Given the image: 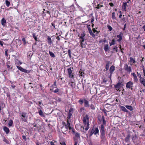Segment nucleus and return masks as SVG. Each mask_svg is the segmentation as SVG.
<instances>
[{
  "mask_svg": "<svg viewBox=\"0 0 145 145\" xmlns=\"http://www.w3.org/2000/svg\"><path fill=\"white\" fill-rule=\"evenodd\" d=\"M102 119L103 122V124L101 125L100 130L101 132V139H103L105 138V131L104 125L106 124V121L105 120V117L103 115L102 116Z\"/></svg>",
  "mask_w": 145,
  "mask_h": 145,
  "instance_id": "1",
  "label": "nucleus"
},
{
  "mask_svg": "<svg viewBox=\"0 0 145 145\" xmlns=\"http://www.w3.org/2000/svg\"><path fill=\"white\" fill-rule=\"evenodd\" d=\"M89 118L88 114L85 115V116H84L83 118L82 121L84 125V126L86 127L85 130L86 131L89 128Z\"/></svg>",
  "mask_w": 145,
  "mask_h": 145,
  "instance_id": "2",
  "label": "nucleus"
},
{
  "mask_svg": "<svg viewBox=\"0 0 145 145\" xmlns=\"http://www.w3.org/2000/svg\"><path fill=\"white\" fill-rule=\"evenodd\" d=\"M120 79H121V80H120V79L118 82L114 86V87L116 89H119L120 87L123 86V80L121 78H120Z\"/></svg>",
  "mask_w": 145,
  "mask_h": 145,
  "instance_id": "3",
  "label": "nucleus"
},
{
  "mask_svg": "<svg viewBox=\"0 0 145 145\" xmlns=\"http://www.w3.org/2000/svg\"><path fill=\"white\" fill-rule=\"evenodd\" d=\"M73 71V67L67 69L68 73L69 78H74L73 73H72V71Z\"/></svg>",
  "mask_w": 145,
  "mask_h": 145,
  "instance_id": "4",
  "label": "nucleus"
},
{
  "mask_svg": "<svg viewBox=\"0 0 145 145\" xmlns=\"http://www.w3.org/2000/svg\"><path fill=\"white\" fill-rule=\"evenodd\" d=\"M133 83L132 82L130 81L127 83L126 87L127 88L131 89L132 90L133 89L132 87H133Z\"/></svg>",
  "mask_w": 145,
  "mask_h": 145,
  "instance_id": "5",
  "label": "nucleus"
},
{
  "mask_svg": "<svg viewBox=\"0 0 145 145\" xmlns=\"http://www.w3.org/2000/svg\"><path fill=\"white\" fill-rule=\"evenodd\" d=\"M84 37H80V45L82 48H86V45H85L84 44L83 42H84L85 39L84 38Z\"/></svg>",
  "mask_w": 145,
  "mask_h": 145,
  "instance_id": "6",
  "label": "nucleus"
},
{
  "mask_svg": "<svg viewBox=\"0 0 145 145\" xmlns=\"http://www.w3.org/2000/svg\"><path fill=\"white\" fill-rule=\"evenodd\" d=\"M62 132L63 134H65V133L64 132H66L67 131L68 129V127H67V125H65V126H63L61 128Z\"/></svg>",
  "mask_w": 145,
  "mask_h": 145,
  "instance_id": "7",
  "label": "nucleus"
},
{
  "mask_svg": "<svg viewBox=\"0 0 145 145\" xmlns=\"http://www.w3.org/2000/svg\"><path fill=\"white\" fill-rule=\"evenodd\" d=\"M74 80L73 79H71V82L69 83V84L70 85L71 87L72 88H74L75 87V83L74 82Z\"/></svg>",
  "mask_w": 145,
  "mask_h": 145,
  "instance_id": "8",
  "label": "nucleus"
},
{
  "mask_svg": "<svg viewBox=\"0 0 145 145\" xmlns=\"http://www.w3.org/2000/svg\"><path fill=\"white\" fill-rule=\"evenodd\" d=\"M125 69L126 71L129 72L132 71L131 67L128 66L127 64H126L125 66Z\"/></svg>",
  "mask_w": 145,
  "mask_h": 145,
  "instance_id": "9",
  "label": "nucleus"
},
{
  "mask_svg": "<svg viewBox=\"0 0 145 145\" xmlns=\"http://www.w3.org/2000/svg\"><path fill=\"white\" fill-rule=\"evenodd\" d=\"M50 90H51V91H53L54 93H57V94L59 95H61V93L59 91V90H60V89L57 88L55 90H54V88H53L52 89H51Z\"/></svg>",
  "mask_w": 145,
  "mask_h": 145,
  "instance_id": "10",
  "label": "nucleus"
},
{
  "mask_svg": "<svg viewBox=\"0 0 145 145\" xmlns=\"http://www.w3.org/2000/svg\"><path fill=\"white\" fill-rule=\"evenodd\" d=\"M127 6V3H123L122 6V9L123 11H126V8Z\"/></svg>",
  "mask_w": 145,
  "mask_h": 145,
  "instance_id": "11",
  "label": "nucleus"
},
{
  "mask_svg": "<svg viewBox=\"0 0 145 145\" xmlns=\"http://www.w3.org/2000/svg\"><path fill=\"white\" fill-rule=\"evenodd\" d=\"M57 23V21L55 20L51 23L53 27V29H56V26H57L56 24Z\"/></svg>",
  "mask_w": 145,
  "mask_h": 145,
  "instance_id": "12",
  "label": "nucleus"
},
{
  "mask_svg": "<svg viewBox=\"0 0 145 145\" xmlns=\"http://www.w3.org/2000/svg\"><path fill=\"white\" fill-rule=\"evenodd\" d=\"M73 111V108H71L70 109L68 113V117L69 118H71Z\"/></svg>",
  "mask_w": 145,
  "mask_h": 145,
  "instance_id": "13",
  "label": "nucleus"
},
{
  "mask_svg": "<svg viewBox=\"0 0 145 145\" xmlns=\"http://www.w3.org/2000/svg\"><path fill=\"white\" fill-rule=\"evenodd\" d=\"M140 83L143 85L144 87L145 86V78H144L142 77L140 78Z\"/></svg>",
  "mask_w": 145,
  "mask_h": 145,
  "instance_id": "14",
  "label": "nucleus"
},
{
  "mask_svg": "<svg viewBox=\"0 0 145 145\" xmlns=\"http://www.w3.org/2000/svg\"><path fill=\"white\" fill-rule=\"evenodd\" d=\"M3 129L4 131L5 132L6 134H7L9 133L10 130L9 128L6 126L4 127Z\"/></svg>",
  "mask_w": 145,
  "mask_h": 145,
  "instance_id": "15",
  "label": "nucleus"
},
{
  "mask_svg": "<svg viewBox=\"0 0 145 145\" xmlns=\"http://www.w3.org/2000/svg\"><path fill=\"white\" fill-rule=\"evenodd\" d=\"M114 69L115 67L113 65L111 66L110 67L109 71L111 74H112L113 71H114Z\"/></svg>",
  "mask_w": 145,
  "mask_h": 145,
  "instance_id": "16",
  "label": "nucleus"
},
{
  "mask_svg": "<svg viewBox=\"0 0 145 145\" xmlns=\"http://www.w3.org/2000/svg\"><path fill=\"white\" fill-rule=\"evenodd\" d=\"M94 5L95 6V8L97 9H99L101 7H103V5H100L99 4H98L97 5L96 4H94Z\"/></svg>",
  "mask_w": 145,
  "mask_h": 145,
  "instance_id": "17",
  "label": "nucleus"
},
{
  "mask_svg": "<svg viewBox=\"0 0 145 145\" xmlns=\"http://www.w3.org/2000/svg\"><path fill=\"white\" fill-rule=\"evenodd\" d=\"M120 108L122 111L124 112L128 113L129 112V111L127 110L124 106H120Z\"/></svg>",
  "mask_w": 145,
  "mask_h": 145,
  "instance_id": "18",
  "label": "nucleus"
},
{
  "mask_svg": "<svg viewBox=\"0 0 145 145\" xmlns=\"http://www.w3.org/2000/svg\"><path fill=\"white\" fill-rule=\"evenodd\" d=\"M79 75H80V76H83L84 77V71H83L82 69H80L79 71Z\"/></svg>",
  "mask_w": 145,
  "mask_h": 145,
  "instance_id": "19",
  "label": "nucleus"
},
{
  "mask_svg": "<svg viewBox=\"0 0 145 145\" xmlns=\"http://www.w3.org/2000/svg\"><path fill=\"white\" fill-rule=\"evenodd\" d=\"M132 75L134 78V80L135 82H137L138 80V79L137 78V75L135 73H133Z\"/></svg>",
  "mask_w": 145,
  "mask_h": 145,
  "instance_id": "20",
  "label": "nucleus"
},
{
  "mask_svg": "<svg viewBox=\"0 0 145 145\" xmlns=\"http://www.w3.org/2000/svg\"><path fill=\"white\" fill-rule=\"evenodd\" d=\"M6 22L5 19L3 18L1 20V24L2 25L4 26L5 25Z\"/></svg>",
  "mask_w": 145,
  "mask_h": 145,
  "instance_id": "21",
  "label": "nucleus"
},
{
  "mask_svg": "<svg viewBox=\"0 0 145 145\" xmlns=\"http://www.w3.org/2000/svg\"><path fill=\"white\" fill-rule=\"evenodd\" d=\"M84 106L85 107H88L89 106V102L86 100L84 99Z\"/></svg>",
  "mask_w": 145,
  "mask_h": 145,
  "instance_id": "22",
  "label": "nucleus"
},
{
  "mask_svg": "<svg viewBox=\"0 0 145 145\" xmlns=\"http://www.w3.org/2000/svg\"><path fill=\"white\" fill-rule=\"evenodd\" d=\"M106 65L105 69L107 71L108 70L110 62L109 61H106Z\"/></svg>",
  "mask_w": 145,
  "mask_h": 145,
  "instance_id": "23",
  "label": "nucleus"
},
{
  "mask_svg": "<svg viewBox=\"0 0 145 145\" xmlns=\"http://www.w3.org/2000/svg\"><path fill=\"white\" fill-rule=\"evenodd\" d=\"M94 134L95 135H96V134H99V130L98 128L97 127H96L95 128L94 131Z\"/></svg>",
  "mask_w": 145,
  "mask_h": 145,
  "instance_id": "24",
  "label": "nucleus"
},
{
  "mask_svg": "<svg viewBox=\"0 0 145 145\" xmlns=\"http://www.w3.org/2000/svg\"><path fill=\"white\" fill-rule=\"evenodd\" d=\"M93 14L92 13L90 14L89 15V17H90V16H91V22L93 23L94 20V17L93 16Z\"/></svg>",
  "mask_w": 145,
  "mask_h": 145,
  "instance_id": "25",
  "label": "nucleus"
},
{
  "mask_svg": "<svg viewBox=\"0 0 145 145\" xmlns=\"http://www.w3.org/2000/svg\"><path fill=\"white\" fill-rule=\"evenodd\" d=\"M104 50L105 52H107L108 50V44H105L104 46Z\"/></svg>",
  "mask_w": 145,
  "mask_h": 145,
  "instance_id": "26",
  "label": "nucleus"
},
{
  "mask_svg": "<svg viewBox=\"0 0 145 145\" xmlns=\"http://www.w3.org/2000/svg\"><path fill=\"white\" fill-rule=\"evenodd\" d=\"M125 107L128 109H129L130 111H132L133 110V107L129 105H126Z\"/></svg>",
  "mask_w": 145,
  "mask_h": 145,
  "instance_id": "27",
  "label": "nucleus"
},
{
  "mask_svg": "<svg viewBox=\"0 0 145 145\" xmlns=\"http://www.w3.org/2000/svg\"><path fill=\"white\" fill-rule=\"evenodd\" d=\"M39 115L42 117H44L45 116L41 110H40L38 112Z\"/></svg>",
  "mask_w": 145,
  "mask_h": 145,
  "instance_id": "28",
  "label": "nucleus"
},
{
  "mask_svg": "<svg viewBox=\"0 0 145 145\" xmlns=\"http://www.w3.org/2000/svg\"><path fill=\"white\" fill-rule=\"evenodd\" d=\"M89 137L92 136L93 133H94L93 129L92 130H89Z\"/></svg>",
  "mask_w": 145,
  "mask_h": 145,
  "instance_id": "29",
  "label": "nucleus"
},
{
  "mask_svg": "<svg viewBox=\"0 0 145 145\" xmlns=\"http://www.w3.org/2000/svg\"><path fill=\"white\" fill-rule=\"evenodd\" d=\"M115 14L114 12L112 13V18L113 20L116 19V18L115 16Z\"/></svg>",
  "mask_w": 145,
  "mask_h": 145,
  "instance_id": "30",
  "label": "nucleus"
},
{
  "mask_svg": "<svg viewBox=\"0 0 145 145\" xmlns=\"http://www.w3.org/2000/svg\"><path fill=\"white\" fill-rule=\"evenodd\" d=\"M74 135H75L73 137H76L78 138H80V134L76 132V133Z\"/></svg>",
  "mask_w": 145,
  "mask_h": 145,
  "instance_id": "31",
  "label": "nucleus"
},
{
  "mask_svg": "<svg viewBox=\"0 0 145 145\" xmlns=\"http://www.w3.org/2000/svg\"><path fill=\"white\" fill-rule=\"evenodd\" d=\"M47 40L48 43L51 44L52 43L51 39L50 37H48Z\"/></svg>",
  "mask_w": 145,
  "mask_h": 145,
  "instance_id": "32",
  "label": "nucleus"
},
{
  "mask_svg": "<svg viewBox=\"0 0 145 145\" xmlns=\"http://www.w3.org/2000/svg\"><path fill=\"white\" fill-rule=\"evenodd\" d=\"M130 136L129 134L126 137L125 139V140L126 142H127L129 140V138H130Z\"/></svg>",
  "mask_w": 145,
  "mask_h": 145,
  "instance_id": "33",
  "label": "nucleus"
},
{
  "mask_svg": "<svg viewBox=\"0 0 145 145\" xmlns=\"http://www.w3.org/2000/svg\"><path fill=\"white\" fill-rule=\"evenodd\" d=\"M5 3H6V5L7 6V7H8L10 5V2L9 1H8L7 0H6Z\"/></svg>",
  "mask_w": 145,
  "mask_h": 145,
  "instance_id": "34",
  "label": "nucleus"
},
{
  "mask_svg": "<svg viewBox=\"0 0 145 145\" xmlns=\"http://www.w3.org/2000/svg\"><path fill=\"white\" fill-rule=\"evenodd\" d=\"M13 124V121L12 120H10L8 123V125L9 126H11Z\"/></svg>",
  "mask_w": 145,
  "mask_h": 145,
  "instance_id": "35",
  "label": "nucleus"
},
{
  "mask_svg": "<svg viewBox=\"0 0 145 145\" xmlns=\"http://www.w3.org/2000/svg\"><path fill=\"white\" fill-rule=\"evenodd\" d=\"M130 61L131 62H133V63H135V59L133 58L132 57H130Z\"/></svg>",
  "mask_w": 145,
  "mask_h": 145,
  "instance_id": "36",
  "label": "nucleus"
},
{
  "mask_svg": "<svg viewBox=\"0 0 145 145\" xmlns=\"http://www.w3.org/2000/svg\"><path fill=\"white\" fill-rule=\"evenodd\" d=\"M22 72H24L25 73H29L30 72V71L27 70L23 68L22 71Z\"/></svg>",
  "mask_w": 145,
  "mask_h": 145,
  "instance_id": "37",
  "label": "nucleus"
},
{
  "mask_svg": "<svg viewBox=\"0 0 145 145\" xmlns=\"http://www.w3.org/2000/svg\"><path fill=\"white\" fill-rule=\"evenodd\" d=\"M49 53L50 55L52 57H55V55L53 53L51 52L50 51H49Z\"/></svg>",
  "mask_w": 145,
  "mask_h": 145,
  "instance_id": "38",
  "label": "nucleus"
},
{
  "mask_svg": "<svg viewBox=\"0 0 145 145\" xmlns=\"http://www.w3.org/2000/svg\"><path fill=\"white\" fill-rule=\"evenodd\" d=\"M10 64V62H8L7 63V68L8 69H12V67H11V68H10V67L9 65V64Z\"/></svg>",
  "mask_w": 145,
  "mask_h": 145,
  "instance_id": "39",
  "label": "nucleus"
},
{
  "mask_svg": "<svg viewBox=\"0 0 145 145\" xmlns=\"http://www.w3.org/2000/svg\"><path fill=\"white\" fill-rule=\"evenodd\" d=\"M33 125L34 127H36L37 128L39 127V125L37 123V122L36 123V122H35L34 123V124H33Z\"/></svg>",
  "mask_w": 145,
  "mask_h": 145,
  "instance_id": "40",
  "label": "nucleus"
},
{
  "mask_svg": "<svg viewBox=\"0 0 145 145\" xmlns=\"http://www.w3.org/2000/svg\"><path fill=\"white\" fill-rule=\"evenodd\" d=\"M3 141L6 142L7 144H9V142L8 140L5 137H4Z\"/></svg>",
  "mask_w": 145,
  "mask_h": 145,
  "instance_id": "41",
  "label": "nucleus"
},
{
  "mask_svg": "<svg viewBox=\"0 0 145 145\" xmlns=\"http://www.w3.org/2000/svg\"><path fill=\"white\" fill-rule=\"evenodd\" d=\"M26 113L24 112H23L21 113V116L23 118H25L26 117Z\"/></svg>",
  "mask_w": 145,
  "mask_h": 145,
  "instance_id": "42",
  "label": "nucleus"
},
{
  "mask_svg": "<svg viewBox=\"0 0 145 145\" xmlns=\"http://www.w3.org/2000/svg\"><path fill=\"white\" fill-rule=\"evenodd\" d=\"M34 38V39L36 41V42L35 43V45H36L37 44V41H38V42L40 41V40H37V37H33Z\"/></svg>",
  "mask_w": 145,
  "mask_h": 145,
  "instance_id": "43",
  "label": "nucleus"
},
{
  "mask_svg": "<svg viewBox=\"0 0 145 145\" xmlns=\"http://www.w3.org/2000/svg\"><path fill=\"white\" fill-rule=\"evenodd\" d=\"M89 32L91 35H92V36H95L94 34L93 33L91 30V29H89Z\"/></svg>",
  "mask_w": 145,
  "mask_h": 145,
  "instance_id": "44",
  "label": "nucleus"
},
{
  "mask_svg": "<svg viewBox=\"0 0 145 145\" xmlns=\"http://www.w3.org/2000/svg\"><path fill=\"white\" fill-rule=\"evenodd\" d=\"M89 107L91 108L92 110H95V107L94 105L93 104H91L89 106Z\"/></svg>",
  "mask_w": 145,
  "mask_h": 145,
  "instance_id": "45",
  "label": "nucleus"
},
{
  "mask_svg": "<svg viewBox=\"0 0 145 145\" xmlns=\"http://www.w3.org/2000/svg\"><path fill=\"white\" fill-rule=\"evenodd\" d=\"M80 138H78L76 137H73L74 141V142H78V139H80Z\"/></svg>",
  "mask_w": 145,
  "mask_h": 145,
  "instance_id": "46",
  "label": "nucleus"
},
{
  "mask_svg": "<svg viewBox=\"0 0 145 145\" xmlns=\"http://www.w3.org/2000/svg\"><path fill=\"white\" fill-rule=\"evenodd\" d=\"M27 55L28 56L31 57L33 55V53L31 52H30L27 53Z\"/></svg>",
  "mask_w": 145,
  "mask_h": 145,
  "instance_id": "47",
  "label": "nucleus"
},
{
  "mask_svg": "<svg viewBox=\"0 0 145 145\" xmlns=\"http://www.w3.org/2000/svg\"><path fill=\"white\" fill-rule=\"evenodd\" d=\"M78 102L80 105H82L84 103V101L83 100L80 99L78 101Z\"/></svg>",
  "mask_w": 145,
  "mask_h": 145,
  "instance_id": "48",
  "label": "nucleus"
},
{
  "mask_svg": "<svg viewBox=\"0 0 145 145\" xmlns=\"http://www.w3.org/2000/svg\"><path fill=\"white\" fill-rule=\"evenodd\" d=\"M56 100L57 101L59 102L61 101V99L59 97H56Z\"/></svg>",
  "mask_w": 145,
  "mask_h": 145,
  "instance_id": "49",
  "label": "nucleus"
},
{
  "mask_svg": "<svg viewBox=\"0 0 145 145\" xmlns=\"http://www.w3.org/2000/svg\"><path fill=\"white\" fill-rule=\"evenodd\" d=\"M68 55L70 58H71V50L70 49H69L68 50Z\"/></svg>",
  "mask_w": 145,
  "mask_h": 145,
  "instance_id": "50",
  "label": "nucleus"
},
{
  "mask_svg": "<svg viewBox=\"0 0 145 145\" xmlns=\"http://www.w3.org/2000/svg\"><path fill=\"white\" fill-rule=\"evenodd\" d=\"M107 27L108 29L110 31H112V27L110 25H108Z\"/></svg>",
  "mask_w": 145,
  "mask_h": 145,
  "instance_id": "51",
  "label": "nucleus"
},
{
  "mask_svg": "<svg viewBox=\"0 0 145 145\" xmlns=\"http://www.w3.org/2000/svg\"><path fill=\"white\" fill-rule=\"evenodd\" d=\"M115 41L114 40V39H113L112 40V42L110 44V46H111L112 45L114 44H115Z\"/></svg>",
  "mask_w": 145,
  "mask_h": 145,
  "instance_id": "52",
  "label": "nucleus"
},
{
  "mask_svg": "<svg viewBox=\"0 0 145 145\" xmlns=\"http://www.w3.org/2000/svg\"><path fill=\"white\" fill-rule=\"evenodd\" d=\"M17 67L19 70H20L21 71H22V70L23 68H22V67H20L18 66H17Z\"/></svg>",
  "mask_w": 145,
  "mask_h": 145,
  "instance_id": "53",
  "label": "nucleus"
},
{
  "mask_svg": "<svg viewBox=\"0 0 145 145\" xmlns=\"http://www.w3.org/2000/svg\"><path fill=\"white\" fill-rule=\"evenodd\" d=\"M113 50L114 51H116V52H118V47L117 46H115L113 48Z\"/></svg>",
  "mask_w": 145,
  "mask_h": 145,
  "instance_id": "54",
  "label": "nucleus"
},
{
  "mask_svg": "<svg viewBox=\"0 0 145 145\" xmlns=\"http://www.w3.org/2000/svg\"><path fill=\"white\" fill-rule=\"evenodd\" d=\"M93 32L95 33V32H96V34L98 33H99V32L100 31H97L94 28L93 29Z\"/></svg>",
  "mask_w": 145,
  "mask_h": 145,
  "instance_id": "55",
  "label": "nucleus"
},
{
  "mask_svg": "<svg viewBox=\"0 0 145 145\" xmlns=\"http://www.w3.org/2000/svg\"><path fill=\"white\" fill-rule=\"evenodd\" d=\"M137 74L138 76L140 78L142 77H141V75L140 74V73H139L138 72H137Z\"/></svg>",
  "mask_w": 145,
  "mask_h": 145,
  "instance_id": "56",
  "label": "nucleus"
},
{
  "mask_svg": "<svg viewBox=\"0 0 145 145\" xmlns=\"http://www.w3.org/2000/svg\"><path fill=\"white\" fill-rule=\"evenodd\" d=\"M103 42H106V40H105V39L104 40H100L99 41V43H101Z\"/></svg>",
  "mask_w": 145,
  "mask_h": 145,
  "instance_id": "57",
  "label": "nucleus"
},
{
  "mask_svg": "<svg viewBox=\"0 0 145 145\" xmlns=\"http://www.w3.org/2000/svg\"><path fill=\"white\" fill-rule=\"evenodd\" d=\"M139 37H134L133 38V39L135 41H137V40L138 39Z\"/></svg>",
  "mask_w": 145,
  "mask_h": 145,
  "instance_id": "58",
  "label": "nucleus"
},
{
  "mask_svg": "<svg viewBox=\"0 0 145 145\" xmlns=\"http://www.w3.org/2000/svg\"><path fill=\"white\" fill-rule=\"evenodd\" d=\"M22 41L24 42V44H26V42L25 41V39L24 38H23L22 39Z\"/></svg>",
  "mask_w": 145,
  "mask_h": 145,
  "instance_id": "59",
  "label": "nucleus"
},
{
  "mask_svg": "<svg viewBox=\"0 0 145 145\" xmlns=\"http://www.w3.org/2000/svg\"><path fill=\"white\" fill-rule=\"evenodd\" d=\"M119 37V39H118L117 40V41L118 42L120 41L122 39V37Z\"/></svg>",
  "mask_w": 145,
  "mask_h": 145,
  "instance_id": "60",
  "label": "nucleus"
},
{
  "mask_svg": "<svg viewBox=\"0 0 145 145\" xmlns=\"http://www.w3.org/2000/svg\"><path fill=\"white\" fill-rule=\"evenodd\" d=\"M67 127H69L71 126H70V125H71L70 123H69V121L68 120H67Z\"/></svg>",
  "mask_w": 145,
  "mask_h": 145,
  "instance_id": "61",
  "label": "nucleus"
},
{
  "mask_svg": "<svg viewBox=\"0 0 145 145\" xmlns=\"http://www.w3.org/2000/svg\"><path fill=\"white\" fill-rule=\"evenodd\" d=\"M8 50L7 49H5V55L7 56H8L7 51Z\"/></svg>",
  "mask_w": 145,
  "mask_h": 145,
  "instance_id": "62",
  "label": "nucleus"
},
{
  "mask_svg": "<svg viewBox=\"0 0 145 145\" xmlns=\"http://www.w3.org/2000/svg\"><path fill=\"white\" fill-rule=\"evenodd\" d=\"M119 13H120V14L119 15V17L120 18H121L122 16V14L121 11H119Z\"/></svg>",
  "mask_w": 145,
  "mask_h": 145,
  "instance_id": "63",
  "label": "nucleus"
},
{
  "mask_svg": "<svg viewBox=\"0 0 145 145\" xmlns=\"http://www.w3.org/2000/svg\"><path fill=\"white\" fill-rule=\"evenodd\" d=\"M60 144L61 145H66L65 143L64 142H60Z\"/></svg>",
  "mask_w": 145,
  "mask_h": 145,
  "instance_id": "64",
  "label": "nucleus"
}]
</instances>
